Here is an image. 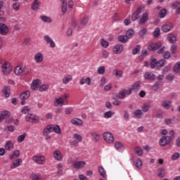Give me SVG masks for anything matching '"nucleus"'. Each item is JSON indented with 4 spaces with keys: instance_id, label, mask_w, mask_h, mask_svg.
Masks as SVG:
<instances>
[{
    "instance_id": "f257e3e1",
    "label": "nucleus",
    "mask_w": 180,
    "mask_h": 180,
    "mask_svg": "<svg viewBox=\"0 0 180 180\" xmlns=\"http://www.w3.org/2000/svg\"><path fill=\"white\" fill-rule=\"evenodd\" d=\"M1 68L2 72L4 75H9V74L12 72V66L9 62H6L4 64H3Z\"/></svg>"
},
{
    "instance_id": "f03ea898",
    "label": "nucleus",
    "mask_w": 180,
    "mask_h": 180,
    "mask_svg": "<svg viewBox=\"0 0 180 180\" xmlns=\"http://www.w3.org/2000/svg\"><path fill=\"white\" fill-rule=\"evenodd\" d=\"M103 136L106 143L108 144H113V142L115 141V136H113L112 133L105 132Z\"/></svg>"
},
{
    "instance_id": "7ed1b4c3",
    "label": "nucleus",
    "mask_w": 180,
    "mask_h": 180,
    "mask_svg": "<svg viewBox=\"0 0 180 180\" xmlns=\"http://www.w3.org/2000/svg\"><path fill=\"white\" fill-rule=\"evenodd\" d=\"M25 120L29 123H39V122H40V120H39V116L37 115L33 116V114H28L25 117Z\"/></svg>"
},
{
    "instance_id": "20e7f679",
    "label": "nucleus",
    "mask_w": 180,
    "mask_h": 180,
    "mask_svg": "<svg viewBox=\"0 0 180 180\" xmlns=\"http://www.w3.org/2000/svg\"><path fill=\"white\" fill-rule=\"evenodd\" d=\"M161 47H162L161 42L152 43L148 46V50H149V51H157V50H159Z\"/></svg>"
},
{
    "instance_id": "39448f33",
    "label": "nucleus",
    "mask_w": 180,
    "mask_h": 180,
    "mask_svg": "<svg viewBox=\"0 0 180 180\" xmlns=\"http://www.w3.org/2000/svg\"><path fill=\"white\" fill-rule=\"evenodd\" d=\"M171 141H172L171 140L170 137L162 136L159 141V144L160 146H167V144H169Z\"/></svg>"
},
{
    "instance_id": "423d86ee",
    "label": "nucleus",
    "mask_w": 180,
    "mask_h": 180,
    "mask_svg": "<svg viewBox=\"0 0 180 180\" xmlns=\"http://www.w3.org/2000/svg\"><path fill=\"white\" fill-rule=\"evenodd\" d=\"M9 32V28L8 25L4 23H0V34L3 36H6Z\"/></svg>"
},
{
    "instance_id": "0eeeda50",
    "label": "nucleus",
    "mask_w": 180,
    "mask_h": 180,
    "mask_svg": "<svg viewBox=\"0 0 180 180\" xmlns=\"http://www.w3.org/2000/svg\"><path fill=\"white\" fill-rule=\"evenodd\" d=\"M32 160L34 161V162H37V164H40L41 165H43V164L46 162V160L43 155H35L32 158Z\"/></svg>"
},
{
    "instance_id": "6e6552de",
    "label": "nucleus",
    "mask_w": 180,
    "mask_h": 180,
    "mask_svg": "<svg viewBox=\"0 0 180 180\" xmlns=\"http://www.w3.org/2000/svg\"><path fill=\"white\" fill-rule=\"evenodd\" d=\"M85 165H86V162L84 161H77L72 165V167L76 169H81V168H84Z\"/></svg>"
},
{
    "instance_id": "1a4fd4ad",
    "label": "nucleus",
    "mask_w": 180,
    "mask_h": 180,
    "mask_svg": "<svg viewBox=\"0 0 180 180\" xmlns=\"http://www.w3.org/2000/svg\"><path fill=\"white\" fill-rule=\"evenodd\" d=\"M171 29H174V26L171 22H167L162 27V30L164 33H168V32L171 31Z\"/></svg>"
},
{
    "instance_id": "9d476101",
    "label": "nucleus",
    "mask_w": 180,
    "mask_h": 180,
    "mask_svg": "<svg viewBox=\"0 0 180 180\" xmlns=\"http://www.w3.org/2000/svg\"><path fill=\"white\" fill-rule=\"evenodd\" d=\"M44 40H45L46 43H47V44H50V47H51L52 49H54V47H56V43H54V41H53L52 39H51V37L48 35H45L44 37Z\"/></svg>"
},
{
    "instance_id": "9b49d317",
    "label": "nucleus",
    "mask_w": 180,
    "mask_h": 180,
    "mask_svg": "<svg viewBox=\"0 0 180 180\" xmlns=\"http://www.w3.org/2000/svg\"><path fill=\"white\" fill-rule=\"evenodd\" d=\"M112 51L114 54H120L123 51V46L122 44H117L114 46Z\"/></svg>"
},
{
    "instance_id": "f8f14e48",
    "label": "nucleus",
    "mask_w": 180,
    "mask_h": 180,
    "mask_svg": "<svg viewBox=\"0 0 180 180\" xmlns=\"http://www.w3.org/2000/svg\"><path fill=\"white\" fill-rule=\"evenodd\" d=\"M22 164V159L18 158L13 162L11 165V169H15V168H18V167H20Z\"/></svg>"
},
{
    "instance_id": "ddd939ff",
    "label": "nucleus",
    "mask_w": 180,
    "mask_h": 180,
    "mask_svg": "<svg viewBox=\"0 0 180 180\" xmlns=\"http://www.w3.org/2000/svg\"><path fill=\"white\" fill-rule=\"evenodd\" d=\"M171 103H172L171 101L163 100L161 102L160 105L162 106V108H164V109L168 110L171 108Z\"/></svg>"
},
{
    "instance_id": "4468645a",
    "label": "nucleus",
    "mask_w": 180,
    "mask_h": 180,
    "mask_svg": "<svg viewBox=\"0 0 180 180\" xmlns=\"http://www.w3.org/2000/svg\"><path fill=\"white\" fill-rule=\"evenodd\" d=\"M34 60L36 63H42L44 58H43V53L38 52L36 53V55L34 56Z\"/></svg>"
},
{
    "instance_id": "2eb2a0df",
    "label": "nucleus",
    "mask_w": 180,
    "mask_h": 180,
    "mask_svg": "<svg viewBox=\"0 0 180 180\" xmlns=\"http://www.w3.org/2000/svg\"><path fill=\"white\" fill-rule=\"evenodd\" d=\"M4 98H9L11 96V88L8 86H4L2 90Z\"/></svg>"
},
{
    "instance_id": "dca6fc26",
    "label": "nucleus",
    "mask_w": 180,
    "mask_h": 180,
    "mask_svg": "<svg viewBox=\"0 0 180 180\" xmlns=\"http://www.w3.org/2000/svg\"><path fill=\"white\" fill-rule=\"evenodd\" d=\"M167 40H169L171 44H175L176 43V37L172 33H169L167 35Z\"/></svg>"
},
{
    "instance_id": "f3484780",
    "label": "nucleus",
    "mask_w": 180,
    "mask_h": 180,
    "mask_svg": "<svg viewBox=\"0 0 180 180\" xmlns=\"http://www.w3.org/2000/svg\"><path fill=\"white\" fill-rule=\"evenodd\" d=\"M147 20H148V14H147V13H145L142 15V17L139 20V25H141V26H143V25H144L147 22Z\"/></svg>"
},
{
    "instance_id": "a211bd4d",
    "label": "nucleus",
    "mask_w": 180,
    "mask_h": 180,
    "mask_svg": "<svg viewBox=\"0 0 180 180\" xmlns=\"http://www.w3.org/2000/svg\"><path fill=\"white\" fill-rule=\"evenodd\" d=\"M70 122L75 126H82L84 124V122L79 118H73Z\"/></svg>"
},
{
    "instance_id": "6ab92c4d",
    "label": "nucleus",
    "mask_w": 180,
    "mask_h": 180,
    "mask_svg": "<svg viewBox=\"0 0 180 180\" xmlns=\"http://www.w3.org/2000/svg\"><path fill=\"white\" fill-rule=\"evenodd\" d=\"M129 37H127V35H120L117 37L118 41H120L121 43H127L129 41Z\"/></svg>"
},
{
    "instance_id": "aec40b11",
    "label": "nucleus",
    "mask_w": 180,
    "mask_h": 180,
    "mask_svg": "<svg viewBox=\"0 0 180 180\" xmlns=\"http://www.w3.org/2000/svg\"><path fill=\"white\" fill-rule=\"evenodd\" d=\"M53 157L55 160H57V161H61L63 160V155H61V152H60V150H56L53 153Z\"/></svg>"
},
{
    "instance_id": "412c9836",
    "label": "nucleus",
    "mask_w": 180,
    "mask_h": 180,
    "mask_svg": "<svg viewBox=\"0 0 180 180\" xmlns=\"http://www.w3.org/2000/svg\"><path fill=\"white\" fill-rule=\"evenodd\" d=\"M143 115L144 114L143 113V110H136L134 112V117H136V119H141V117H143Z\"/></svg>"
},
{
    "instance_id": "4be33fe9",
    "label": "nucleus",
    "mask_w": 180,
    "mask_h": 180,
    "mask_svg": "<svg viewBox=\"0 0 180 180\" xmlns=\"http://www.w3.org/2000/svg\"><path fill=\"white\" fill-rule=\"evenodd\" d=\"M64 105V99L63 97H59L55 100V106H63Z\"/></svg>"
},
{
    "instance_id": "5701e85b",
    "label": "nucleus",
    "mask_w": 180,
    "mask_h": 180,
    "mask_svg": "<svg viewBox=\"0 0 180 180\" xmlns=\"http://www.w3.org/2000/svg\"><path fill=\"white\" fill-rule=\"evenodd\" d=\"M112 75H114L117 78H122V77H123V71L114 70L112 71Z\"/></svg>"
},
{
    "instance_id": "b1692460",
    "label": "nucleus",
    "mask_w": 180,
    "mask_h": 180,
    "mask_svg": "<svg viewBox=\"0 0 180 180\" xmlns=\"http://www.w3.org/2000/svg\"><path fill=\"white\" fill-rule=\"evenodd\" d=\"M6 150L8 151H11V150H13V143L11 141H8L5 146H4Z\"/></svg>"
},
{
    "instance_id": "393cba45",
    "label": "nucleus",
    "mask_w": 180,
    "mask_h": 180,
    "mask_svg": "<svg viewBox=\"0 0 180 180\" xmlns=\"http://www.w3.org/2000/svg\"><path fill=\"white\" fill-rule=\"evenodd\" d=\"M20 155V152L19 150H16L13 153L10 155V160H15V158H18Z\"/></svg>"
},
{
    "instance_id": "a878e982",
    "label": "nucleus",
    "mask_w": 180,
    "mask_h": 180,
    "mask_svg": "<svg viewBox=\"0 0 180 180\" xmlns=\"http://www.w3.org/2000/svg\"><path fill=\"white\" fill-rule=\"evenodd\" d=\"M39 6H40V2L39 0H34L32 5V11H37L39 9Z\"/></svg>"
},
{
    "instance_id": "bb28decb",
    "label": "nucleus",
    "mask_w": 180,
    "mask_h": 180,
    "mask_svg": "<svg viewBox=\"0 0 180 180\" xmlns=\"http://www.w3.org/2000/svg\"><path fill=\"white\" fill-rule=\"evenodd\" d=\"M98 171L100 175L103 178H106V171H105V169L103 168V167H102V166L98 167Z\"/></svg>"
},
{
    "instance_id": "cd10ccee",
    "label": "nucleus",
    "mask_w": 180,
    "mask_h": 180,
    "mask_svg": "<svg viewBox=\"0 0 180 180\" xmlns=\"http://www.w3.org/2000/svg\"><path fill=\"white\" fill-rule=\"evenodd\" d=\"M150 68L154 69L155 68L158 67V60L157 58H153L150 60Z\"/></svg>"
},
{
    "instance_id": "c85d7f7f",
    "label": "nucleus",
    "mask_w": 180,
    "mask_h": 180,
    "mask_svg": "<svg viewBox=\"0 0 180 180\" xmlns=\"http://www.w3.org/2000/svg\"><path fill=\"white\" fill-rule=\"evenodd\" d=\"M29 96H30V91H26L20 94V98L26 100L29 98Z\"/></svg>"
},
{
    "instance_id": "c756f323",
    "label": "nucleus",
    "mask_w": 180,
    "mask_h": 180,
    "mask_svg": "<svg viewBox=\"0 0 180 180\" xmlns=\"http://www.w3.org/2000/svg\"><path fill=\"white\" fill-rule=\"evenodd\" d=\"M11 115V112L6 110V111H2L0 114V117H1L2 120L4 119H6V117H9Z\"/></svg>"
},
{
    "instance_id": "7c9ffc66",
    "label": "nucleus",
    "mask_w": 180,
    "mask_h": 180,
    "mask_svg": "<svg viewBox=\"0 0 180 180\" xmlns=\"http://www.w3.org/2000/svg\"><path fill=\"white\" fill-rule=\"evenodd\" d=\"M91 137H93V140L94 141H95V143H98V141H99V140H101V136L95 132H91Z\"/></svg>"
},
{
    "instance_id": "2f4dec72",
    "label": "nucleus",
    "mask_w": 180,
    "mask_h": 180,
    "mask_svg": "<svg viewBox=\"0 0 180 180\" xmlns=\"http://www.w3.org/2000/svg\"><path fill=\"white\" fill-rule=\"evenodd\" d=\"M146 79H155V75L151 72H146L144 75Z\"/></svg>"
},
{
    "instance_id": "473e14b6",
    "label": "nucleus",
    "mask_w": 180,
    "mask_h": 180,
    "mask_svg": "<svg viewBox=\"0 0 180 180\" xmlns=\"http://www.w3.org/2000/svg\"><path fill=\"white\" fill-rule=\"evenodd\" d=\"M159 178H164L165 176V169L160 167L158 169Z\"/></svg>"
},
{
    "instance_id": "72a5a7b5",
    "label": "nucleus",
    "mask_w": 180,
    "mask_h": 180,
    "mask_svg": "<svg viewBox=\"0 0 180 180\" xmlns=\"http://www.w3.org/2000/svg\"><path fill=\"white\" fill-rule=\"evenodd\" d=\"M89 20V18H88V16L85 15L83 18L80 20V25L82 26H86Z\"/></svg>"
},
{
    "instance_id": "f704fd0d",
    "label": "nucleus",
    "mask_w": 180,
    "mask_h": 180,
    "mask_svg": "<svg viewBox=\"0 0 180 180\" xmlns=\"http://www.w3.org/2000/svg\"><path fill=\"white\" fill-rule=\"evenodd\" d=\"M72 27H75V29H77V32L81 30L79 25H78V22H77V20H75L74 18L72 20Z\"/></svg>"
},
{
    "instance_id": "c9c22d12",
    "label": "nucleus",
    "mask_w": 180,
    "mask_h": 180,
    "mask_svg": "<svg viewBox=\"0 0 180 180\" xmlns=\"http://www.w3.org/2000/svg\"><path fill=\"white\" fill-rule=\"evenodd\" d=\"M147 34V29L146 27H142L141 30L139 32V37H144Z\"/></svg>"
},
{
    "instance_id": "e433bc0d",
    "label": "nucleus",
    "mask_w": 180,
    "mask_h": 180,
    "mask_svg": "<svg viewBox=\"0 0 180 180\" xmlns=\"http://www.w3.org/2000/svg\"><path fill=\"white\" fill-rule=\"evenodd\" d=\"M22 72H23V70L22 69V67H20V66H17L14 69V73L15 74V75H20V74H22Z\"/></svg>"
},
{
    "instance_id": "4c0bfd02",
    "label": "nucleus",
    "mask_w": 180,
    "mask_h": 180,
    "mask_svg": "<svg viewBox=\"0 0 180 180\" xmlns=\"http://www.w3.org/2000/svg\"><path fill=\"white\" fill-rule=\"evenodd\" d=\"M40 19L46 23H51V18H50V17L46 15H41Z\"/></svg>"
},
{
    "instance_id": "58836bf2",
    "label": "nucleus",
    "mask_w": 180,
    "mask_h": 180,
    "mask_svg": "<svg viewBox=\"0 0 180 180\" xmlns=\"http://www.w3.org/2000/svg\"><path fill=\"white\" fill-rule=\"evenodd\" d=\"M67 5H68L67 1L63 0L61 4V9H62L63 13H65V12H67Z\"/></svg>"
},
{
    "instance_id": "ea45409f",
    "label": "nucleus",
    "mask_w": 180,
    "mask_h": 180,
    "mask_svg": "<svg viewBox=\"0 0 180 180\" xmlns=\"http://www.w3.org/2000/svg\"><path fill=\"white\" fill-rule=\"evenodd\" d=\"M178 49V46L175 44H172L170 46V51L172 54H176V50Z\"/></svg>"
},
{
    "instance_id": "a19ab883",
    "label": "nucleus",
    "mask_w": 180,
    "mask_h": 180,
    "mask_svg": "<svg viewBox=\"0 0 180 180\" xmlns=\"http://www.w3.org/2000/svg\"><path fill=\"white\" fill-rule=\"evenodd\" d=\"M173 70L174 72H176V74H178L180 71V61L177 62L174 68H173Z\"/></svg>"
},
{
    "instance_id": "79ce46f5",
    "label": "nucleus",
    "mask_w": 180,
    "mask_h": 180,
    "mask_svg": "<svg viewBox=\"0 0 180 180\" xmlns=\"http://www.w3.org/2000/svg\"><path fill=\"white\" fill-rule=\"evenodd\" d=\"M39 79H35L32 82L31 84V89L35 91L36 88H37V85H39Z\"/></svg>"
},
{
    "instance_id": "37998d69",
    "label": "nucleus",
    "mask_w": 180,
    "mask_h": 180,
    "mask_svg": "<svg viewBox=\"0 0 180 180\" xmlns=\"http://www.w3.org/2000/svg\"><path fill=\"white\" fill-rule=\"evenodd\" d=\"M160 34H161V30L158 27L155 28V30L153 32V37H155V39H157L160 37Z\"/></svg>"
},
{
    "instance_id": "c03bdc74",
    "label": "nucleus",
    "mask_w": 180,
    "mask_h": 180,
    "mask_svg": "<svg viewBox=\"0 0 180 180\" xmlns=\"http://www.w3.org/2000/svg\"><path fill=\"white\" fill-rule=\"evenodd\" d=\"M126 89L120 91L118 94V98L120 99H124V98L126 97Z\"/></svg>"
},
{
    "instance_id": "a18cd8bd",
    "label": "nucleus",
    "mask_w": 180,
    "mask_h": 180,
    "mask_svg": "<svg viewBox=\"0 0 180 180\" xmlns=\"http://www.w3.org/2000/svg\"><path fill=\"white\" fill-rule=\"evenodd\" d=\"M101 44L103 49H108V47H109V42L105 40V39H101Z\"/></svg>"
},
{
    "instance_id": "49530a36",
    "label": "nucleus",
    "mask_w": 180,
    "mask_h": 180,
    "mask_svg": "<svg viewBox=\"0 0 180 180\" xmlns=\"http://www.w3.org/2000/svg\"><path fill=\"white\" fill-rule=\"evenodd\" d=\"M141 50V46L140 45H136V47L132 49V54L133 56H136Z\"/></svg>"
},
{
    "instance_id": "de8ad7c7",
    "label": "nucleus",
    "mask_w": 180,
    "mask_h": 180,
    "mask_svg": "<svg viewBox=\"0 0 180 180\" xmlns=\"http://www.w3.org/2000/svg\"><path fill=\"white\" fill-rule=\"evenodd\" d=\"M160 82H156L152 86V89L153 91H155V92H157V91H158V89H160Z\"/></svg>"
},
{
    "instance_id": "09e8293b",
    "label": "nucleus",
    "mask_w": 180,
    "mask_h": 180,
    "mask_svg": "<svg viewBox=\"0 0 180 180\" xmlns=\"http://www.w3.org/2000/svg\"><path fill=\"white\" fill-rule=\"evenodd\" d=\"M70 81H72V75H68V77H64L63 79V84H68V82H70Z\"/></svg>"
},
{
    "instance_id": "8fccbe9b",
    "label": "nucleus",
    "mask_w": 180,
    "mask_h": 180,
    "mask_svg": "<svg viewBox=\"0 0 180 180\" xmlns=\"http://www.w3.org/2000/svg\"><path fill=\"white\" fill-rule=\"evenodd\" d=\"M53 130L54 133H56V134H61V128H60L59 125L53 127Z\"/></svg>"
},
{
    "instance_id": "3c124183",
    "label": "nucleus",
    "mask_w": 180,
    "mask_h": 180,
    "mask_svg": "<svg viewBox=\"0 0 180 180\" xmlns=\"http://www.w3.org/2000/svg\"><path fill=\"white\" fill-rule=\"evenodd\" d=\"M165 16H167V10L165 8H162L159 12V17L163 18Z\"/></svg>"
},
{
    "instance_id": "603ef678",
    "label": "nucleus",
    "mask_w": 180,
    "mask_h": 180,
    "mask_svg": "<svg viewBox=\"0 0 180 180\" xmlns=\"http://www.w3.org/2000/svg\"><path fill=\"white\" fill-rule=\"evenodd\" d=\"M140 82H136L134 83V84L131 86V89L134 91L139 89L140 88Z\"/></svg>"
},
{
    "instance_id": "864d4df0",
    "label": "nucleus",
    "mask_w": 180,
    "mask_h": 180,
    "mask_svg": "<svg viewBox=\"0 0 180 180\" xmlns=\"http://www.w3.org/2000/svg\"><path fill=\"white\" fill-rule=\"evenodd\" d=\"M136 167H138L139 169H141V167H143V162L141 158L136 160Z\"/></svg>"
},
{
    "instance_id": "5fc2aeb1",
    "label": "nucleus",
    "mask_w": 180,
    "mask_h": 180,
    "mask_svg": "<svg viewBox=\"0 0 180 180\" xmlns=\"http://www.w3.org/2000/svg\"><path fill=\"white\" fill-rule=\"evenodd\" d=\"M29 112H30V107L29 106H25L24 107L22 110H21V112L23 115H26L27 113H29Z\"/></svg>"
},
{
    "instance_id": "6e6d98bb",
    "label": "nucleus",
    "mask_w": 180,
    "mask_h": 180,
    "mask_svg": "<svg viewBox=\"0 0 180 180\" xmlns=\"http://www.w3.org/2000/svg\"><path fill=\"white\" fill-rule=\"evenodd\" d=\"M134 34V30L133 29H129L126 32L125 36H127V37H131Z\"/></svg>"
},
{
    "instance_id": "4d7b16f0",
    "label": "nucleus",
    "mask_w": 180,
    "mask_h": 180,
    "mask_svg": "<svg viewBox=\"0 0 180 180\" xmlns=\"http://www.w3.org/2000/svg\"><path fill=\"white\" fill-rule=\"evenodd\" d=\"M105 71H106V70L105 69V67L101 66L98 68L97 72L98 74L103 75V74H105Z\"/></svg>"
},
{
    "instance_id": "13d9d810",
    "label": "nucleus",
    "mask_w": 180,
    "mask_h": 180,
    "mask_svg": "<svg viewBox=\"0 0 180 180\" xmlns=\"http://www.w3.org/2000/svg\"><path fill=\"white\" fill-rule=\"evenodd\" d=\"M25 139H26V134H23L22 135H20L18 137V143H22V141H25Z\"/></svg>"
},
{
    "instance_id": "bf43d9fd",
    "label": "nucleus",
    "mask_w": 180,
    "mask_h": 180,
    "mask_svg": "<svg viewBox=\"0 0 180 180\" xmlns=\"http://www.w3.org/2000/svg\"><path fill=\"white\" fill-rule=\"evenodd\" d=\"M134 151L138 155H143V150H141L139 147H136L134 148Z\"/></svg>"
},
{
    "instance_id": "052dcab7",
    "label": "nucleus",
    "mask_w": 180,
    "mask_h": 180,
    "mask_svg": "<svg viewBox=\"0 0 180 180\" xmlns=\"http://www.w3.org/2000/svg\"><path fill=\"white\" fill-rule=\"evenodd\" d=\"M73 137H74V139L77 140V141H79V143H81V141H82V136L78 134H75L73 135Z\"/></svg>"
},
{
    "instance_id": "680f3d73",
    "label": "nucleus",
    "mask_w": 180,
    "mask_h": 180,
    "mask_svg": "<svg viewBox=\"0 0 180 180\" xmlns=\"http://www.w3.org/2000/svg\"><path fill=\"white\" fill-rule=\"evenodd\" d=\"M115 147L117 150H120V149L123 148V144H122V143H120V142H115Z\"/></svg>"
},
{
    "instance_id": "e2e57ef3",
    "label": "nucleus",
    "mask_w": 180,
    "mask_h": 180,
    "mask_svg": "<svg viewBox=\"0 0 180 180\" xmlns=\"http://www.w3.org/2000/svg\"><path fill=\"white\" fill-rule=\"evenodd\" d=\"M49 89V85L42 84L39 86L40 92H43V91H47Z\"/></svg>"
},
{
    "instance_id": "0e129e2a",
    "label": "nucleus",
    "mask_w": 180,
    "mask_h": 180,
    "mask_svg": "<svg viewBox=\"0 0 180 180\" xmlns=\"http://www.w3.org/2000/svg\"><path fill=\"white\" fill-rule=\"evenodd\" d=\"M30 178L32 180H41V179H40V176H39L37 174H36L34 173H32L30 174Z\"/></svg>"
},
{
    "instance_id": "69168bd1",
    "label": "nucleus",
    "mask_w": 180,
    "mask_h": 180,
    "mask_svg": "<svg viewBox=\"0 0 180 180\" xmlns=\"http://www.w3.org/2000/svg\"><path fill=\"white\" fill-rule=\"evenodd\" d=\"M169 57H171L170 51H167L163 53V58H165V60H168V58H169Z\"/></svg>"
},
{
    "instance_id": "338daca9",
    "label": "nucleus",
    "mask_w": 180,
    "mask_h": 180,
    "mask_svg": "<svg viewBox=\"0 0 180 180\" xmlns=\"http://www.w3.org/2000/svg\"><path fill=\"white\" fill-rule=\"evenodd\" d=\"M112 116H113L112 111H108L104 113V117H105V119H109L110 117H112Z\"/></svg>"
},
{
    "instance_id": "774afa93",
    "label": "nucleus",
    "mask_w": 180,
    "mask_h": 180,
    "mask_svg": "<svg viewBox=\"0 0 180 180\" xmlns=\"http://www.w3.org/2000/svg\"><path fill=\"white\" fill-rule=\"evenodd\" d=\"M164 64H165V59L158 60V67L162 68L164 67Z\"/></svg>"
}]
</instances>
